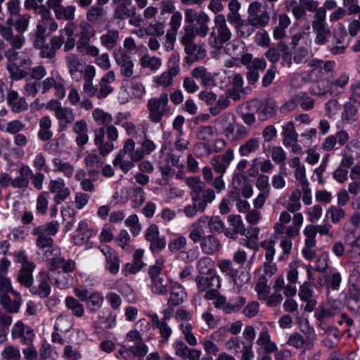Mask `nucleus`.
Instances as JSON below:
<instances>
[{"label":"nucleus","mask_w":360,"mask_h":360,"mask_svg":"<svg viewBox=\"0 0 360 360\" xmlns=\"http://www.w3.org/2000/svg\"><path fill=\"white\" fill-rule=\"evenodd\" d=\"M59 228V223L57 221H51L43 225L34 226L32 229V234L37 236L36 245L44 250L46 249L44 255L47 259H50V255L53 251H57V248L52 249L53 245V239L51 237L55 236Z\"/></svg>","instance_id":"1"},{"label":"nucleus","mask_w":360,"mask_h":360,"mask_svg":"<svg viewBox=\"0 0 360 360\" xmlns=\"http://www.w3.org/2000/svg\"><path fill=\"white\" fill-rule=\"evenodd\" d=\"M118 137V129L111 123L104 127L96 129L94 131V142L100 155L105 157L112 151L115 148L113 142Z\"/></svg>","instance_id":"2"},{"label":"nucleus","mask_w":360,"mask_h":360,"mask_svg":"<svg viewBox=\"0 0 360 360\" xmlns=\"http://www.w3.org/2000/svg\"><path fill=\"white\" fill-rule=\"evenodd\" d=\"M232 37L225 16L217 14L214 18V26L210 29L208 37V44L215 50H221L224 44L228 42Z\"/></svg>","instance_id":"3"},{"label":"nucleus","mask_w":360,"mask_h":360,"mask_svg":"<svg viewBox=\"0 0 360 360\" xmlns=\"http://www.w3.org/2000/svg\"><path fill=\"white\" fill-rule=\"evenodd\" d=\"M146 107L148 110V119L153 123H159L164 116L171 115L168 94L165 92L161 93L158 97L149 99Z\"/></svg>","instance_id":"4"},{"label":"nucleus","mask_w":360,"mask_h":360,"mask_svg":"<svg viewBox=\"0 0 360 360\" xmlns=\"http://www.w3.org/2000/svg\"><path fill=\"white\" fill-rule=\"evenodd\" d=\"M46 37H35L33 45L36 49L39 51V54L41 58L53 59L64 43V35L52 37L49 43H46Z\"/></svg>","instance_id":"5"},{"label":"nucleus","mask_w":360,"mask_h":360,"mask_svg":"<svg viewBox=\"0 0 360 360\" xmlns=\"http://www.w3.org/2000/svg\"><path fill=\"white\" fill-rule=\"evenodd\" d=\"M179 36V41L184 46V52L186 54L187 63H193L205 57V49L202 46L195 42L196 37L182 32H180Z\"/></svg>","instance_id":"6"},{"label":"nucleus","mask_w":360,"mask_h":360,"mask_svg":"<svg viewBox=\"0 0 360 360\" xmlns=\"http://www.w3.org/2000/svg\"><path fill=\"white\" fill-rule=\"evenodd\" d=\"M312 31L315 34L316 44L325 45L331 35L330 30L326 22V12L323 9L315 13L311 21Z\"/></svg>","instance_id":"7"},{"label":"nucleus","mask_w":360,"mask_h":360,"mask_svg":"<svg viewBox=\"0 0 360 360\" xmlns=\"http://www.w3.org/2000/svg\"><path fill=\"white\" fill-rule=\"evenodd\" d=\"M46 108L54 112L55 117L58 121L60 129L67 128L75 121V115L73 109L62 106L61 103L57 100H51L46 104Z\"/></svg>","instance_id":"8"},{"label":"nucleus","mask_w":360,"mask_h":360,"mask_svg":"<svg viewBox=\"0 0 360 360\" xmlns=\"http://www.w3.org/2000/svg\"><path fill=\"white\" fill-rule=\"evenodd\" d=\"M74 293L82 302L86 301L87 309L92 313L97 312L104 302L103 295L98 291H89L84 288H75Z\"/></svg>","instance_id":"9"},{"label":"nucleus","mask_w":360,"mask_h":360,"mask_svg":"<svg viewBox=\"0 0 360 360\" xmlns=\"http://www.w3.org/2000/svg\"><path fill=\"white\" fill-rule=\"evenodd\" d=\"M179 59L175 56H172L169 60L168 69L154 77V84L156 86L166 89L173 84L174 78L179 74Z\"/></svg>","instance_id":"10"},{"label":"nucleus","mask_w":360,"mask_h":360,"mask_svg":"<svg viewBox=\"0 0 360 360\" xmlns=\"http://www.w3.org/2000/svg\"><path fill=\"white\" fill-rule=\"evenodd\" d=\"M262 6L259 1H254L249 5L248 21L252 27H263L269 24V13L266 10L262 11Z\"/></svg>","instance_id":"11"},{"label":"nucleus","mask_w":360,"mask_h":360,"mask_svg":"<svg viewBox=\"0 0 360 360\" xmlns=\"http://www.w3.org/2000/svg\"><path fill=\"white\" fill-rule=\"evenodd\" d=\"M210 21L209 15L204 11H200L197 19V25H186L181 32H186V34L195 37L198 36L199 37L205 38L209 35L210 32L209 27Z\"/></svg>","instance_id":"12"},{"label":"nucleus","mask_w":360,"mask_h":360,"mask_svg":"<svg viewBox=\"0 0 360 360\" xmlns=\"http://www.w3.org/2000/svg\"><path fill=\"white\" fill-rule=\"evenodd\" d=\"M11 335L13 340H20L22 344L27 345H31L35 337L34 329L21 321L13 324Z\"/></svg>","instance_id":"13"},{"label":"nucleus","mask_w":360,"mask_h":360,"mask_svg":"<svg viewBox=\"0 0 360 360\" xmlns=\"http://www.w3.org/2000/svg\"><path fill=\"white\" fill-rule=\"evenodd\" d=\"M298 296L302 302H305L303 307L304 311L311 312L315 309L318 303L317 295L309 282H304L300 286Z\"/></svg>","instance_id":"14"},{"label":"nucleus","mask_w":360,"mask_h":360,"mask_svg":"<svg viewBox=\"0 0 360 360\" xmlns=\"http://www.w3.org/2000/svg\"><path fill=\"white\" fill-rule=\"evenodd\" d=\"M145 238L150 243V250L153 253H158L165 248V238L160 236L159 229L155 224L148 226L145 233Z\"/></svg>","instance_id":"15"},{"label":"nucleus","mask_w":360,"mask_h":360,"mask_svg":"<svg viewBox=\"0 0 360 360\" xmlns=\"http://www.w3.org/2000/svg\"><path fill=\"white\" fill-rule=\"evenodd\" d=\"M0 36L8 41L11 46L9 49H20L25 43V38L21 33L15 34L12 27L7 24L0 25Z\"/></svg>","instance_id":"16"},{"label":"nucleus","mask_w":360,"mask_h":360,"mask_svg":"<svg viewBox=\"0 0 360 360\" xmlns=\"http://www.w3.org/2000/svg\"><path fill=\"white\" fill-rule=\"evenodd\" d=\"M41 20L37 25L34 36L35 37H47L46 30L50 32H55L58 28V25L56 20L51 16L50 11L47 8L41 14Z\"/></svg>","instance_id":"17"},{"label":"nucleus","mask_w":360,"mask_h":360,"mask_svg":"<svg viewBox=\"0 0 360 360\" xmlns=\"http://www.w3.org/2000/svg\"><path fill=\"white\" fill-rule=\"evenodd\" d=\"M246 299L244 297H237L234 300L228 302L226 297L221 295L214 302L215 308L221 309L224 313L229 314L239 311L245 304Z\"/></svg>","instance_id":"18"},{"label":"nucleus","mask_w":360,"mask_h":360,"mask_svg":"<svg viewBox=\"0 0 360 360\" xmlns=\"http://www.w3.org/2000/svg\"><path fill=\"white\" fill-rule=\"evenodd\" d=\"M349 139L348 133L345 130H340L334 135L326 137L321 144V148L326 152L336 150L338 147L345 145Z\"/></svg>","instance_id":"19"},{"label":"nucleus","mask_w":360,"mask_h":360,"mask_svg":"<svg viewBox=\"0 0 360 360\" xmlns=\"http://www.w3.org/2000/svg\"><path fill=\"white\" fill-rule=\"evenodd\" d=\"M49 189L51 193L55 194L53 200L56 204H60L71 193L70 189L65 186V181L61 178L51 180L49 184Z\"/></svg>","instance_id":"20"},{"label":"nucleus","mask_w":360,"mask_h":360,"mask_svg":"<svg viewBox=\"0 0 360 360\" xmlns=\"http://www.w3.org/2000/svg\"><path fill=\"white\" fill-rule=\"evenodd\" d=\"M234 157L233 150L228 149L224 154L214 156L210 160V164L215 172L224 174L234 160Z\"/></svg>","instance_id":"21"},{"label":"nucleus","mask_w":360,"mask_h":360,"mask_svg":"<svg viewBox=\"0 0 360 360\" xmlns=\"http://www.w3.org/2000/svg\"><path fill=\"white\" fill-rule=\"evenodd\" d=\"M345 243L347 247V253L352 257H360V229L354 228L348 231L345 236Z\"/></svg>","instance_id":"22"},{"label":"nucleus","mask_w":360,"mask_h":360,"mask_svg":"<svg viewBox=\"0 0 360 360\" xmlns=\"http://www.w3.org/2000/svg\"><path fill=\"white\" fill-rule=\"evenodd\" d=\"M99 248L105 257L106 269L112 274H117L120 264V257L117 252L107 245H101Z\"/></svg>","instance_id":"23"},{"label":"nucleus","mask_w":360,"mask_h":360,"mask_svg":"<svg viewBox=\"0 0 360 360\" xmlns=\"http://www.w3.org/2000/svg\"><path fill=\"white\" fill-rule=\"evenodd\" d=\"M115 73L113 70H109L103 75L98 85H96L97 98L103 99L113 92L114 88L111 84L115 81Z\"/></svg>","instance_id":"24"},{"label":"nucleus","mask_w":360,"mask_h":360,"mask_svg":"<svg viewBox=\"0 0 360 360\" xmlns=\"http://www.w3.org/2000/svg\"><path fill=\"white\" fill-rule=\"evenodd\" d=\"M18 49H8L5 56L7 59V63L15 65L17 66L30 67L32 64V60L27 51H18Z\"/></svg>","instance_id":"25"},{"label":"nucleus","mask_w":360,"mask_h":360,"mask_svg":"<svg viewBox=\"0 0 360 360\" xmlns=\"http://www.w3.org/2000/svg\"><path fill=\"white\" fill-rule=\"evenodd\" d=\"M195 283L200 292L210 288H220L221 282L218 275H198L195 278Z\"/></svg>","instance_id":"26"},{"label":"nucleus","mask_w":360,"mask_h":360,"mask_svg":"<svg viewBox=\"0 0 360 360\" xmlns=\"http://www.w3.org/2000/svg\"><path fill=\"white\" fill-rule=\"evenodd\" d=\"M11 294L14 295L13 299H11L8 293H2L0 303L7 312L15 314L19 311L22 303V297L20 293L15 290H12Z\"/></svg>","instance_id":"27"},{"label":"nucleus","mask_w":360,"mask_h":360,"mask_svg":"<svg viewBox=\"0 0 360 360\" xmlns=\"http://www.w3.org/2000/svg\"><path fill=\"white\" fill-rule=\"evenodd\" d=\"M236 117L232 112H225L215 120V124H218L223 131L224 136L229 139L234 132Z\"/></svg>","instance_id":"28"},{"label":"nucleus","mask_w":360,"mask_h":360,"mask_svg":"<svg viewBox=\"0 0 360 360\" xmlns=\"http://www.w3.org/2000/svg\"><path fill=\"white\" fill-rule=\"evenodd\" d=\"M6 102L12 112L19 113L28 108L25 97H20L17 91L10 90L6 95Z\"/></svg>","instance_id":"29"},{"label":"nucleus","mask_w":360,"mask_h":360,"mask_svg":"<svg viewBox=\"0 0 360 360\" xmlns=\"http://www.w3.org/2000/svg\"><path fill=\"white\" fill-rule=\"evenodd\" d=\"M72 130L77 135L76 144L80 148L84 147L89 141V128L86 120L81 119L75 122Z\"/></svg>","instance_id":"30"},{"label":"nucleus","mask_w":360,"mask_h":360,"mask_svg":"<svg viewBox=\"0 0 360 360\" xmlns=\"http://www.w3.org/2000/svg\"><path fill=\"white\" fill-rule=\"evenodd\" d=\"M191 75L193 78L200 80V84L204 87L211 88L216 85L214 75L204 66L193 68Z\"/></svg>","instance_id":"31"},{"label":"nucleus","mask_w":360,"mask_h":360,"mask_svg":"<svg viewBox=\"0 0 360 360\" xmlns=\"http://www.w3.org/2000/svg\"><path fill=\"white\" fill-rule=\"evenodd\" d=\"M65 61L71 77L78 80L79 75L83 72V64L79 56L75 53H69L65 56Z\"/></svg>","instance_id":"32"},{"label":"nucleus","mask_w":360,"mask_h":360,"mask_svg":"<svg viewBox=\"0 0 360 360\" xmlns=\"http://www.w3.org/2000/svg\"><path fill=\"white\" fill-rule=\"evenodd\" d=\"M256 343L267 354L273 353L274 351L277 350V345L274 342L271 341L269 330L266 326L262 327Z\"/></svg>","instance_id":"33"},{"label":"nucleus","mask_w":360,"mask_h":360,"mask_svg":"<svg viewBox=\"0 0 360 360\" xmlns=\"http://www.w3.org/2000/svg\"><path fill=\"white\" fill-rule=\"evenodd\" d=\"M30 18L31 16L28 13L19 14V15L16 16L15 20L13 18H8L6 24L10 27L13 26L16 32L23 34L27 30Z\"/></svg>","instance_id":"34"},{"label":"nucleus","mask_w":360,"mask_h":360,"mask_svg":"<svg viewBox=\"0 0 360 360\" xmlns=\"http://www.w3.org/2000/svg\"><path fill=\"white\" fill-rule=\"evenodd\" d=\"M198 196L195 200H191L192 202H197L198 205L199 212H203L207 205L212 202L215 198V191L212 188H202V192L198 193Z\"/></svg>","instance_id":"35"},{"label":"nucleus","mask_w":360,"mask_h":360,"mask_svg":"<svg viewBox=\"0 0 360 360\" xmlns=\"http://www.w3.org/2000/svg\"><path fill=\"white\" fill-rule=\"evenodd\" d=\"M257 113L262 120L272 117L276 112V103L272 98L262 101L257 108Z\"/></svg>","instance_id":"36"},{"label":"nucleus","mask_w":360,"mask_h":360,"mask_svg":"<svg viewBox=\"0 0 360 360\" xmlns=\"http://www.w3.org/2000/svg\"><path fill=\"white\" fill-rule=\"evenodd\" d=\"M143 256V250H136L133 255V262L127 263L122 270L125 276L129 274H135L139 271L144 266V263L141 260Z\"/></svg>","instance_id":"37"},{"label":"nucleus","mask_w":360,"mask_h":360,"mask_svg":"<svg viewBox=\"0 0 360 360\" xmlns=\"http://www.w3.org/2000/svg\"><path fill=\"white\" fill-rule=\"evenodd\" d=\"M151 317V323L153 328H158L161 338L167 341L172 335V330L167 323V317L160 319L157 314H153Z\"/></svg>","instance_id":"38"},{"label":"nucleus","mask_w":360,"mask_h":360,"mask_svg":"<svg viewBox=\"0 0 360 360\" xmlns=\"http://www.w3.org/2000/svg\"><path fill=\"white\" fill-rule=\"evenodd\" d=\"M200 245L201 250L206 255L217 253L221 248L220 241L212 235L204 236Z\"/></svg>","instance_id":"39"},{"label":"nucleus","mask_w":360,"mask_h":360,"mask_svg":"<svg viewBox=\"0 0 360 360\" xmlns=\"http://www.w3.org/2000/svg\"><path fill=\"white\" fill-rule=\"evenodd\" d=\"M20 176L13 179L12 186L15 188H26L29 186V178L32 174V169L29 166L22 165L18 169Z\"/></svg>","instance_id":"40"},{"label":"nucleus","mask_w":360,"mask_h":360,"mask_svg":"<svg viewBox=\"0 0 360 360\" xmlns=\"http://www.w3.org/2000/svg\"><path fill=\"white\" fill-rule=\"evenodd\" d=\"M120 40V32L115 29L108 30L100 37L101 44L108 50H112L117 46Z\"/></svg>","instance_id":"41"},{"label":"nucleus","mask_w":360,"mask_h":360,"mask_svg":"<svg viewBox=\"0 0 360 360\" xmlns=\"http://www.w3.org/2000/svg\"><path fill=\"white\" fill-rule=\"evenodd\" d=\"M34 268V264H26L25 266H21L18 272V281L25 288H29L33 284L32 272Z\"/></svg>","instance_id":"42"},{"label":"nucleus","mask_w":360,"mask_h":360,"mask_svg":"<svg viewBox=\"0 0 360 360\" xmlns=\"http://www.w3.org/2000/svg\"><path fill=\"white\" fill-rule=\"evenodd\" d=\"M273 289L275 292H280L283 290V295L287 297H292L296 295L297 288L295 285H285L283 276H277L273 285Z\"/></svg>","instance_id":"43"},{"label":"nucleus","mask_w":360,"mask_h":360,"mask_svg":"<svg viewBox=\"0 0 360 360\" xmlns=\"http://www.w3.org/2000/svg\"><path fill=\"white\" fill-rule=\"evenodd\" d=\"M52 276L41 271L39 274V287L37 289L32 290V292L38 295L41 298L48 297L51 292V287L48 280L51 281Z\"/></svg>","instance_id":"44"},{"label":"nucleus","mask_w":360,"mask_h":360,"mask_svg":"<svg viewBox=\"0 0 360 360\" xmlns=\"http://www.w3.org/2000/svg\"><path fill=\"white\" fill-rule=\"evenodd\" d=\"M332 226L329 223H325L320 225L309 224L306 226L303 233H307L310 236L316 238L317 233L321 236H327L330 238L333 236V231H331Z\"/></svg>","instance_id":"45"},{"label":"nucleus","mask_w":360,"mask_h":360,"mask_svg":"<svg viewBox=\"0 0 360 360\" xmlns=\"http://www.w3.org/2000/svg\"><path fill=\"white\" fill-rule=\"evenodd\" d=\"M186 297V292L184 288L179 285L175 284L171 290V295L168 300V305L169 307H176L183 303Z\"/></svg>","instance_id":"46"},{"label":"nucleus","mask_w":360,"mask_h":360,"mask_svg":"<svg viewBox=\"0 0 360 360\" xmlns=\"http://www.w3.org/2000/svg\"><path fill=\"white\" fill-rule=\"evenodd\" d=\"M156 148L155 143L145 137L144 140L141 143V148H138L135 150L133 154L132 160L139 162L146 155L150 154Z\"/></svg>","instance_id":"47"},{"label":"nucleus","mask_w":360,"mask_h":360,"mask_svg":"<svg viewBox=\"0 0 360 360\" xmlns=\"http://www.w3.org/2000/svg\"><path fill=\"white\" fill-rule=\"evenodd\" d=\"M288 49L287 44L284 41H280L275 47L270 48L265 53L266 58L274 65L281 58V52L285 51Z\"/></svg>","instance_id":"48"},{"label":"nucleus","mask_w":360,"mask_h":360,"mask_svg":"<svg viewBox=\"0 0 360 360\" xmlns=\"http://www.w3.org/2000/svg\"><path fill=\"white\" fill-rule=\"evenodd\" d=\"M131 3V0H123V3L118 5L114 11L113 17L117 20H125L136 15V8H127V4Z\"/></svg>","instance_id":"49"},{"label":"nucleus","mask_w":360,"mask_h":360,"mask_svg":"<svg viewBox=\"0 0 360 360\" xmlns=\"http://www.w3.org/2000/svg\"><path fill=\"white\" fill-rule=\"evenodd\" d=\"M199 218L204 227L207 226L210 231L212 233H220L224 229V223L218 217L202 215Z\"/></svg>","instance_id":"50"},{"label":"nucleus","mask_w":360,"mask_h":360,"mask_svg":"<svg viewBox=\"0 0 360 360\" xmlns=\"http://www.w3.org/2000/svg\"><path fill=\"white\" fill-rule=\"evenodd\" d=\"M260 146L257 138H249L243 142L238 148V153L242 157L248 156L259 150Z\"/></svg>","instance_id":"51"},{"label":"nucleus","mask_w":360,"mask_h":360,"mask_svg":"<svg viewBox=\"0 0 360 360\" xmlns=\"http://www.w3.org/2000/svg\"><path fill=\"white\" fill-rule=\"evenodd\" d=\"M196 269L199 275H217L214 262L207 257H203L198 261Z\"/></svg>","instance_id":"52"},{"label":"nucleus","mask_w":360,"mask_h":360,"mask_svg":"<svg viewBox=\"0 0 360 360\" xmlns=\"http://www.w3.org/2000/svg\"><path fill=\"white\" fill-rule=\"evenodd\" d=\"M282 135L283 136V145H292V142H297V134L295 131L294 123L292 122H286L282 128Z\"/></svg>","instance_id":"53"},{"label":"nucleus","mask_w":360,"mask_h":360,"mask_svg":"<svg viewBox=\"0 0 360 360\" xmlns=\"http://www.w3.org/2000/svg\"><path fill=\"white\" fill-rule=\"evenodd\" d=\"M305 236L304 247L302 249V254L305 259L311 260L316 256V240L311 237L307 233H303Z\"/></svg>","instance_id":"54"},{"label":"nucleus","mask_w":360,"mask_h":360,"mask_svg":"<svg viewBox=\"0 0 360 360\" xmlns=\"http://www.w3.org/2000/svg\"><path fill=\"white\" fill-rule=\"evenodd\" d=\"M65 305L75 316L81 318L84 316L85 312L84 305L76 298L72 296L66 297Z\"/></svg>","instance_id":"55"},{"label":"nucleus","mask_w":360,"mask_h":360,"mask_svg":"<svg viewBox=\"0 0 360 360\" xmlns=\"http://www.w3.org/2000/svg\"><path fill=\"white\" fill-rule=\"evenodd\" d=\"M92 118L98 126L104 127L112 122V116L110 113L101 108H95L92 112Z\"/></svg>","instance_id":"56"},{"label":"nucleus","mask_w":360,"mask_h":360,"mask_svg":"<svg viewBox=\"0 0 360 360\" xmlns=\"http://www.w3.org/2000/svg\"><path fill=\"white\" fill-rule=\"evenodd\" d=\"M200 218L198 219L197 221L193 222L189 229V235L188 238L194 243H197L198 242L202 241L203 237L205 236V231L204 226L202 223Z\"/></svg>","instance_id":"57"},{"label":"nucleus","mask_w":360,"mask_h":360,"mask_svg":"<svg viewBox=\"0 0 360 360\" xmlns=\"http://www.w3.org/2000/svg\"><path fill=\"white\" fill-rule=\"evenodd\" d=\"M301 191L299 189L293 191L289 200L284 203V207L291 213H295L300 210L302 205L300 203Z\"/></svg>","instance_id":"58"},{"label":"nucleus","mask_w":360,"mask_h":360,"mask_svg":"<svg viewBox=\"0 0 360 360\" xmlns=\"http://www.w3.org/2000/svg\"><path fill=\"white\" fill-rule=\"evenodd\" d=\"M234 283V289L237 291H240L242 286L248 283L250 281V274L243 270H234L229 276Z\"/></svg>","instance_id":"59"},{"label":"nucleus","mask_w":360,"mask_h":360,"mask_svg":"<svg viewBox=\"0 0 360 360\" xmlns=\"http://www.w3.org/2000/svg\"><path fill=\"white\" fill-rule=\"evenodd\" d=\"M151 290L158 295H165L170 288V282L165 276L151 281Z\"/></svg>","instance_id":"60"},{"label":"nucleus","mask_w":360,"mask_h":360,"mask_svg":"<svg viewBox=\"0 0 360 360\" xmlns=\"http://www.w3.org/2000/svg\"><path fill=\"white\" fill-rule=\"evenodd\" d=\"M93 234V231L88 228L84 221H80L77 229V234L74 236L75 243L81 245L84 241L89 240Z\"/></svg>","instance_id":"61"},{"label":"nucleus","mask_w":360,"mask_h":360,"mask_svg":"<svg viewBox=\"0 0 360 360\" xmlns=\"http://www.w3.org/2000/svg\"><path fill=\"white\" fill-rule=\"evenodd\" d=\"M51 264L53 269H60L65 273L72 272L76 267L74 260H65L63 258H51Z\"/></svg>","instance_id":"62"},{"label":"nucleus","mask_w":360,"mask_h":360,"mask_svg":"<svg viewBox=\"0 0 360 360\" xmlns=\"http://www.w3.org/2000/svg\"><path fill=\"white\" fill-rule=\"evenodd\" d=\"M139 63L142 68L150 69L153 72L158 71L162 65L161 58L148 55L143 56Z\"/></svg>","instance_id":"63"},{"label":"nucleus","mask_w":360,"mask_h":360,"mask_svg":"<svg viewBox=\"0 0 360 360\" xmlns=\"http://www.w3.org/2000/svg\"><path fill=\"white\" fill-rule=\"evenodd\" d=\"M76 8L75 6L69 5L67 6H62L58 11L54 13L57 20H65L72 21L75 18Z\"/></svg>","instance_id":"64"}]
</instances>
